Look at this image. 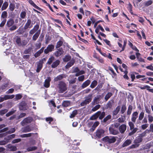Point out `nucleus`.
<instances>
[{"label":"nucleus","mask_w":153,"mask_h":153,"mask_svg":"<svg viewBox=\"0 0 153 153\" xmlns=\"http://www.w3.org/2000/svg\"><path fill=\"white\" fill-rule=\"evenodd\" d=\"M75 62L74 60H71L69 62H68L67 65H66V67L67 68H68L73 65Z\"/></svg>","instance_id":"obj_36"},{"label":"nucleus","mask_w":153,"mask_h":153,"mask_svg":"<svg viewBox=\"0 0 153 153\" xmlns=\"http://www.w3.org/2000/svg\"><path fill=\"white\" fill-rule=\"evenodd\" d=\"M26 13L25 11L22 12L20 15V17L22 19H24L26 16Z\"/></svg>","instance_id":"obj_62"},{"label":"nucleus","mask_w":153,"mask_h":153,"mask_svg":"<svg viewBox=\"0 0 153 153\" xmlns=\"http://www.w3.org/2000/svg\"><path fill=\"white\" fill-rule=\"evenodd\" d=\"M113 102L114 101L113 100H111L109 101L106 104V106L107 108H111L112 106V104Z\"/></svg>","instance_id":"obj_41"},{"label":"nucleus","mask_w":153,"mask_h":153,"mask_svg":"<svg viewBox=\"0 0 153 153\" xmlns=\"http://www.w3.org/2000/svg\"><path fill=\"white\" fill-rule=\"evenodd\" d=\"M6 147L8 149V150L10 151H14L17 150V148L16 146H13L10 144L7 145Z\"/></svg>","instance_id":"obj_15"},{"label":"nucleus","mask_w":153,"mask_h":153,"mask_svg":"<svg viewBox=\"0 0 153 153\" xmlns=\"http://www.w3.org/2000/svg\"><path fill=\"white\" fill-rule=\"evenodd\" d=\"M9 83H6L4 84L0 87V89L4 90L8 86Z\"/></svg>","instance_id":"obj_53"},{"label":"nucleus","mask_w":153,"mask_h":153,"mask_svg":"<svg viewBox=\"0 0 153 153\" xmlns=\"http://www.w3.org/2000/svg\"><path fill=\"white\" fill-rule=\"evenodd\" d=\"M66 77V76L64 74L59 75L54 78V81L55 82H56L59 80H61L63 78H65Z\"/></svg>","instance_id":"obj_20"},{"label":"nucleus","mask_w":153,"mask_h":153,"mask_svg":"<svg viewBox=\"0 0 153 153\" xmlns=\"http://www.w3.org/2000/svg\"><path fill=\"white\" fill-rule=\"evenodd\" d=\"M41 42L39 41V43H36L35 44V46L36 48L37 49H39L40 48L41 46Z\"/></svg>","instance_id":"obj_58"},{"label":"nucleus","mask_w":153,"mask_h":153,"mask_svg":"<svg viewBox=\"0 0 153 153\" xmlns=\"http://www.w3.org/2000/svg\"><path fill=\"white\" fill-rule=\"evenodd\" d=\"M19 108L20 110L25 111L27 110L25 103V102H22L20 104Z\"/></svg>","instance_id":"obj_21"},{"label":"nucleus","mask_w":153,"mask_h":153,"mask_svg":"<svg viewBox=\"0 0 153 153\" xmlns=\"http://www.w3.org/2000/svg\"><path fill=\"white\" fill-rule=\"evenodd\" d=\"M120 109V106H118L116 109L113 111L112 116L114 119L116 118L117 117H114L116 115L119 113Z\"/></svg>","instance_id":"obj_18"},{"label":"nucleus","mask_w":153,"mask_h":153,"mask_svg":"<svg viewBox=\"0 0 153 153\" xmlns=\"http://www.w3.org/2000/svg\"><path fill=\"white\" fill-rule=\"evenodd\" d=\"M70 105V102L69 101H64L62 103V106L64 107H67Z\"/></svg>","instance_id":"obj_32"},{"label":"nucleus","mask_w":153,"mask_h":153,"mask_svg":"<svg viewBox=\"0 0 153 153\" xmlns=\"http://www.w3.org/2000/svg\"><path fill=\"white\" fill-rule=\"evenodd\" d=\"M16 111V110H14V109H12L10 111H9L6 114V116L7 117H8L13 114Z\"/></svg>","instance_id":"obj_40"},{"label":"nucleus","mask_w":153,"mask_h":153,"mask_svg":"<svg viewBox=\"0 0 153 153\" xmlns=\"http://www.w3.org/2000/svg\"><path fill=\"white\" fill-rule=\"evenodd\" d=\"M144 112H141L139 114L138 120H142L144 118Z\"/></svg>","instance_id":"obj_43"},{"label":"nucleus","mask_w":153,"mask_h":153,"mask_svg":"<svg viewBox=\"0 0 153 153\" xmlns=\"http://www.w3.org/2000/svg\"><path fill=\"white\" fill-rule=\"evenodd\" d=\"M40 33H36L32 36V40L33 41H36L39 37Z\"/></svg>","instance_id":"obj_31"},{"label":"nucleus","mask_w":153,"mask_h":153,"mask_svg":"<svg viewBox=\"0 0 153 153\" xmlns=\"http://www.w3.org/2000/svg\"><path fill=\"white\" fill-rule=\"evenodd\" d=\"M148 117L149 123H152L153 121V117L150 114H148Z\"/></svg>","instance_id":"obj_54"},{"label":"nucleus","mask_w":153,"mask_h":153,"mask_svg":"<svg viewBox=\"0 0 153 153\" xmlns=\"http://www.w3.org/2000/svg\"><path fill=\"white\" fill-rule=\"evenodd\" d=\"M37 148L36 146L30 147L27 149V150L28 152L31 151L36 150Z\"/></svg>","instance_id":"obj_50"},{"label":"nucleus","mask_w":153,"mask_h":153,"mask_svg":"<svg viewBox=\"0 0 153 153\" xmlns=\"http://www.w3.org/2000/svg\"><path fill=\"white\" fill-rule=\"evenodd\" d=\"M138 117V113L137 111H135L133 113L132 115L131 121L135 123L136 121V120Z\"/></svg>","instance_id":"obj_14"},{"label":"nucleus","mask_w":153,"mask_h":153,"mask_svg":"<svg viewBox=\"0 0 153 153\" xmlns=\"http://www.w3.org/2000/svg\"><path fill=\"white\" fill-rule=\"evenodd\" d=\"M8 5V4L7 2H4L3 3L2 7H1L2 10H5L7 7Z\"/></svg>","instance_id":"obj_42"},{"label":"nucleus","mask_w":153,"mask_h":153,"mask_svg":"<svg viewBox=\"0 0 153 153\" xmlns=\"http://www.w3.org/2000/svg\"><path fill=\"white\" fill-rule=\"evenodd\" d=\"M57 88V91L59 93H62L67 89V85L63 81H60L59 82Z\"/></svg>","instance_id":"obj_1"},{"label":"nucleus","mask_w":153,"mask_h":153,"mask_svg":"<svg viewBox=\"0 0 153 153\" xmlns=\"http://www.w3.org/2000/svg\"><path fill=\"white\" fill-rule=\"evenodd\" d=\"M33 134V133L24 134H23L20 135V137L22 138L29 137H31Z\"/></svg>","instance_id":"obj_37"},{"label":"nucleus","mask_w":153,"mask_h":153,"mask_svg":"<svg viewBox=\"0 0 153 153\" xmlns=\"http://www.w3.org/2000/svg\"><path fill=\"white\" fill-rule=\"evenodd\" d=\"M92 94H89L88 96L85 97V100L81 102L80 105L81 106H84L89 104L92 100Z\"/></svg>","instance_id":"obj_5"},{"label":"nucleus","mask_w":153,"mask_h":153,"mask_svg":"<svg viewBox=\"0 0 153 153\" xmlns=\"http://www.w3.org/2000/svg\"><path fill=\"white\" fill-rule=\"evenodd\" d=\"M151 147L150 145L149 144H147L145 145H143L142 146V148L140 149V150H143L146 149H149Z\"/></svg>","instance_id":"obj_35"},{"label":"nucleus","mask_w":153,"mask_h":153,"mask_svg":"<svg viewBox=\"0 0 153 153\" xmlns=\"http://www.w3.org/2000/svg\"><path fill=\"white\" fill-rule=\"evenodd\" d=\"M91 81L90 80H87L84 82L82 85V88H84L88 86L90 84Z\"/></svg>","instance_id":"obj_26"},{"label":"nucleus","mask_w":153,"mask_h":153,"mask_svg":"<svg viewBox=\"0 0 153 153\" xmlns=\"http://www.w3.org/2000/svg\"><path fill=\"white\" fill-rule=\"evenodd\" d=\"M16 41L17 44L18 46H20L21 45L22 41H21V39L20 37L19 36H16L15 37Z\"/></svg>","instance_id":"obj_33"},{"label":"nucleus","mask_w":153,"mask_h":153,"mask_svg":"<svg viewBox=\"0 0 153 153\" xmlns=\"http://www.w3.org/2000/svg\"><path fill=\"white\" fill-rule=\"evenodd\" d=\"M109 130L110 134L116 135L119 133L117 129L111 125L109 128Z\"/></svg>","instance_id":"obj_6"},{"label":"nucleus","mask_w":153,"mask_h":153,"mask_svg":"<svg viewBox=\"0 0 153 153\" xmlns=\"http://www.w3.org/2000/svg\"><path fill=\"white\" fill-rule=\"evenodd\" d=\"M132 106L131 105H129L128 106V109L127 111V114L128 115H130L131 113L132 109Z\"/></svg>","instance_id":"obj_44"},{"label":"nucleus","mask_w":153,"mask_h":153,"mask_svg":"<svg viewBox=\"0 0 153 153\" xmlns=\"http://www.w3.org/2000/svg\"><path fill=\"white\" fill-rule=\"evenodd\" d=\"M8 111L7 109H4L0 110V115H2L6 113Z\"/></svg>","instance_id":"obj_60"},{"label":"nucleus","mask_w":153,"mask_h":153,"mask_svg":"<svg viewBox=\"0 0 153 153\" xmlns=\"http://www.w3.org/2000/svg\"><path fill=\"white\" fill-rule=\"evenodd\" d=\"M138 129V128H133L132 129V130H131V131L129 133L128 135L130 136H131L137 132Z\"/></svg>","instance_id":"obj_38"},{"label":"nucleus","mask_w":153,"mask_h":153,"mask_svg":"<svg viewBox=\"0 0 153 153\" xmlns=\"http://www.w3.org/2000/svg\"><path fill=\"white\" fill-rule=\"evenodd\" d=\"M85 73V72L83 71H80L79 70V72H78L77 73H76L75 74V76H78L80 75L84 74Z\"/></svg>","instance_id":"obj_63"},{"label":"nucleus","mask_w":153,"mask_h":153,"mask_svg":"<svg viewBox=\"0 0 153 153\" xmlns=\"http://www.w3.org/2000/svg\"><path fill=\"white\" fill-rule=\"evenodd\" d=\"M55 60V58L53 56H52L51 57L48 59V60L47 62V64L48 65H51L52 62L54 61Z\"/></svg>","instance_id":"obj_39"},{"label":"nucleus","mask_w":153,"mask_h":153,"mask_svg":"<svg viewBox=\"0 0 153 153\" xmlns=\"http://www.w3.org/2000/svg\"><path fill=\"white\" fill-rule=\"evenodd\" d=\"M126 106L125 105H123L122 106L121 109V112L122 114H123L126 110Z\"/></svg>","instance_id":"obj_64"},{"label":"nucleus","mask_w":153,"mask_h":153,"mask_svg":"<svg viewBox=\"0 0 153 153\" xmlns=\"http://www.w3.org/2000/svg\"><path fill=\"white\" fill-rule=\"evenodd\" d=\"M51 78L50 77H48L45 80L44 84L45 87L48 88L50 86V82L51 81Z\"/></svg>","instance_id":"obj_19"},{"label":"nucleus","mask_w":153,"mask_h":153,"mask_svg":"<svg viewBox=\"0 0 153 153\" xmlns=\"http://www.w3.org/2000/svg\"><path fill=\"white\" fill-rule=\"evenodd\" d=\"M145 133H142L136 137L134 141V143L137 144L141 142L143 140V137L145 136Z\"/></svg>","instance_id":"obj_8"},{"label":"nucleus","mask_w":153,"mask_h":153,"mask_svg":"<svg viewBox=\"0 0 153 153\" xmlns=\"http://www.w3.org/2000/svg\"><path fill=\"white\" fill-rule=\"evenodd\" d=\"M100 105H97L92 109L91 111H95L98 110L100 108Z\"/></svg>","instance_id":"obj_51"},{"label":"nucleus","mask_w":153,"mask_h":153,"mask_svg":"<svg viewBox=\"0 0 153 153\" xmlns=\"http://www.w3.org/2000/svg\"><path fill=\"white\" fill-rule=\"evenodd\" d=\"M113 94L111 92H108L105 95L104 99L105 101H107L112 95Z\"/></svg>","instance_id":"obj_29"},{"label":"nucleus","mask_w":153,"mask_h":153,"mask_svg":"<svg viewBox=\"0 0 153 153\" xmlns=\"http://www.w3.org/2000/svg\"><path fill=\"white\" fill-rule=\"evenodd\" d=\"M9 8L11 11H13L15 8L14 4L12 3H10L9 5Z\"/></svg>","instance_id":"obj_52"},{"label":"nucleus","mask_w":153,"mask_h":153,"mask_svg":"<svg viewBox=\"0 0 153 153\" xmlns=\"http://www.w3.org/2000/svg\"><path fill=\"white\" fill-rule=\"evenodd\" d=\"M14 23V21L12 19H10L7 21L6 26L8 27H10L12 26Z\"/></svg>","instance_id":"obj_25"},{"label":"nucleus","mask_w":153,"mask_h":153,"mask_svg":"<svg viewBox=\"0 0 153 153\" xmlns=\"http://www.w3.org/2000/svg\"><path fill=\"white\" fill-rule=\"evenodd\" d=\"M54 46L53 45H48L46 49L44 51V52L45 53L47 54L49 52H51L53 51L54 50Z\"/></svg>","instance_id":"obj_10"},{"label":"nucleus","mask_w":153,"mask_h":153,"mask_svg":"<svg viewBox=\"0 0 153 153\" xmlns=\"http://www.w3.org/2000/svg\"><path fill=\"white\" fill-rule=\"evenodd\" d=\"M71 59V57L70 56L67 55L63 59V60L64 62H67L69 61Z\"/></svg>","instance_id":"obj_55"},{"label":"nucleus","mask_w":153,"mask_h":153,"mask_svg":"<svg viewBox=\"0 0 153 153\" xmlns=\"http://www.w3.org/2000/svg\"><path fill=\"white\" fill-rule=\"evenodd\" d=\"M31 23V20L30 19H28L27 20V22L25 23V25L24 27L25 29H27L28 28H30L32 26L30 27Z\"/></svg>","instance_id":"obj_22"},{"label":"nucleus","mask_w":153,"mask_h":153,"mask_svg":"<svg viewBox=\"0 0 153 153\" xmlns=\"http://www.w3.org/2000/svg\"><path fill=\"white\" fill-rule=\"evenodd\" d=\"M32 119L28 117L24 119L21 122V124L22 126H24L26 123H30L32 121Z\"/></svg>","instance_id":"obj_12"},{"label":"nucleus","mask_w":153,"mask_h":153,"mask_svg":"<svg viewBox=\"0 0 153 153\" xmlns=\"http://www.w3.org/2000/svg\"><path fill=\"white\" fill-rule=\"evenodd\" d=\"M64 51L62 48H57L54 53V55L56 57H58L63 54Z\"/></svg>","instance_id":"obj_9"},{"label":"nucleus","mask_w":153,"mask_h":153,"mask_svg":"<svg viewBox=\"0 0 153 153\" xmlns=\"http://www.w3.org/2000/svg\"><path fill=\"white\" fill-rule=\"evenodd\" d=\"M105 131L102 129L100 128L98 129L95 134L97 137L98 138H100L104 135Z\"/></svg>","instance_id":"obj_7"},{"label":"nucleus","mask_w":153,"mask_h":153,"mask_svg":"<svg viewBox=\"0 0 153 153\" xmlns=\"http://www.w3.org/2000/svg\"><path fill=\"white\" fill-rule=\"evenodd\" d=\"M33 130L32 128L29 126L22 128V133L29 132Z\"/></svg>","instance_id":"obj_13"},{"label":"nucleus","mask_w":153,"mask_h":153,"mask_svg":"<svg viewBox=\"0 0 153 153\" xmlns=\"http://www.w3.org/2000/svg\"><path fill=\"white\" fill-rule=\"evenodd\" d=\"M21 141V139L20 138H18L14 139L12 141V143L14 144L15 143H18Z\"/></svg>","instance_id":"obj_61"},{"label":"nucleus","mask_w":153,"mask_h":153,"mask_svg":"<svg viewBox=\"0 0 153 153\" xmlns=\"http://www.w3.org/2000/svg\"><path fill=\"white\" fill-rule=\"evenodd\" d=\"M119 129L120 133L123 134L126 129V126L125 124H122L119 126Z\"/></svg>","instance_id":"obj_16"},{"label":"nucleus","mask_w":153,"mask_h":153,"mask_svg":"<svg viewBox=\"0 0 153 153\" xmlns=\"http://www.w3.org/2000/svg\"><path fill=\"white\" fill-rule=\"evenodd\" d=\"M14 95H5L4 97H0V102H2L4 100L8 99H10L14 98Z\"/></svg>","instance_id":"obj_11"},{"label":"nucleus","mask_w":153,"mask_h":153,"mask_svg":"<svg viewBox=\"0 0 153 153\" xmlns=\"http://www.w3.org/2000/svg\"><path fill=\"white\" fill-rule=\"evenodd\" d=\"M97 82L96 80L93 81L91 83L90 87L92 88H94L97 85Z\"/></svg>","instance_id":"obj_46"},{"label":"nucleus","mask_w":153,"mask_h":153,"mask_svg":"<svg viewBox=\"0 0 153 153\" xmlns=\"http://www.w3.org/2000/svg\"><path fill=\"white\" fill-rule=\"evenodd\" d=\"M153 1L152 0H149L144 2V4L145 6L147 7L152 4Z\"/></svg>","instance_id":"obj_47"},{"label":"nucleus","mask_w":153,"mask_h":153,"mask_svg":"<svg viewBox=\"0 0 153 153\" xmlns=\"http://www.w3.org/2000/svg\"><path fill=\"white\" fill-rule=\"evenodd\" d=\"M77 114V111L75 110L73 111L72 114H71L70 117L71 118H72L75 117V116Z\"/></svg>","instance_id":"obj_48"},{"label":"nucleus","mask_w":153,"mask_h":153,"mask_svg":"<svg viewBox=\"0 0 153 153\" xmlns=\"http://www.w3.org/2000/svg\"><path fill=\"white\" fill-rule=\"evenodd\" d=\"M132 141L128 139L126 140L122 145V147H124L128 146L131 144Z\"/></svg>","instance_id":"obj_23"},{"label":"nucleus","mask_w":153,"mask_h":153,"mask_svg":"<svg viewBox=\"0 0 153 153\" xmlns=\"http://www.w3.org/2000/svg\"><path fill=\"white\" fill-rule=\"evenodd\" d=\"M7 16V12L5 11H3L1 14V18H2L3 19H6Z\"/></svg>","instance_id":"obj_49"},{"label":"nucleus","mask_w":153,"mask_h":153,"mask_svg":"<svg viewBox=\"0 0 153 153\" xmlns=\"http://www.w3.org/2000/svg\"><path fill=\"white\" fill-rule=\"evenodd\" d=\"M16 135L14 134H11L10 135L8 136L7 137H5L4 138L5 140H7L9 142V140H10L14 138L15 137Z\"/></svg>","instance_id":"obj_30"},{"label":"nucleus","mask_w":153,"mask_h":153,"mask_svg":"<svg viewBox=\"0 0 153 153\" xmlns=\"http://www.w3.org/2000/svg\"><path fill=\"white\" fill-rule=\"evenodd\" d=\"M117 138V137L106 136L102 138V140L109 143H114Z\"/></svg>","instance_id":"obj_3"},{"label":"nucleus","mask_w":153,"mask_h":153,"mask_svg":"<svg viewBox=\"0 0 153 153\" xmlns=\"http://www.w3.org/2000/svg\"><path fill=\"white\" fill-rule=\"evenodd\" d=\"M129 126L130 127V130H132V129L134 128V125L132 122L130 121L128 123Z\"/></svg>","instance_id":"obj_56"},{"label":"nucleus","mask_w":153,"mask_h":153,"mask_svg":"<svg viewBox=\"0 0 153 153\" xmlns=\"http://www.w3.org/2000/svg\"><path fill=\"white\" fill-rule=\"evenodd\" d=\"M26 114L25 113H21L18 116L17 119L19 120L21 118L25 117L26 116Z\"/></svg>","instance_id":"obj_59"},{"label":"nucleus","mask_w":153,"mask_h":153,"mask_svg":"<svg viewBox=\"0 0 153 153\" xmlns=\"http://www.w3.org/2000/svg\"><path fill=\"white\" fill-rule=\"evenodd\" d=\"M43 63V62L42 61H40L37 62V68L36 70L37 72L39 73L42 67Z\"/></svg>","instance_id":"obj_17"},{"label":"nucleus","mask_w":153,"mask_h":153,"mask_svg":"<svg viewBox=\"0 0 153 153\" xmlns=\"http://www.w3.org/2000/svg\"><path fill=\"white\" fill-rule=\"evenodd\" d=\"M111 116L110 115H108L103 120V121L104 122H106L107 121L111 119Z\"/></svg>","instance_id":"obj_57"},{"label":"nucleus","mask_w":153,"mask_h":153,"mask_svg":"<svg viewBox=\"0 0 153 153\" xmlns=\"http://www.w3.org/2000/svg\"><path fill=\"white\" fill-rule=\"evenodd\" d=\"M63 40H61L59 41L58 42H57L56 45V48H59L60 46H61L63 43Z\"/></svg>","instance_id":"obj_34"},{"label":"nucleus","mask_w":153,"mask_h":153,"mask_svg":"<svg viewBox=\"0 0 153 153\" xmlns=\"http://www.w3.org/2000/svg\"><path fill=\"white\" fill-rule=\"evenodd\" d=\"M60 61L59 60H56L53 62L51 65V67L52 68H55L57 67L60 64Z\"/></svg>","instance_id":"obj_24"},{"label":"nucleus","mask_w":153,"mask_h":153,"mask_svg":"<svg viewBox=\"0 0 153 153\" xmlns=\"http://www.w3.org/2000/svg\"><path fill=\"white\" fill-rule=\"evenodd\" d=\"M44 48H42L36 52L34 55V56L36 58L40 55L43 52Z\"/></svg>","instance_id":"obj_28"},{"label":"nucleus","mask_w":153,"mask_h":153,"mask_svg":"<svg viewBox=\"0 0 153 153\" xmlns=\"http://www.w3.org/2000/svg\"><path fill=\"white\" fill-rule=\"evenodd\" d=\"M105 116V113L104 112L98 111L92 116L90 118L91 120H95L98 117L100 120L102 119Z\"/></svg>","instance_id":"obj_2"},{"label":"nucleus","mask_w":153,"mask_h":153,"mask_svg":"<svg viewBox=\"0 0 153 153\" xmlns=\"http://www.w3.org/2000/svg\"><path fill=\"white\" fill-rule=\"evenodd\" d=\"M136 57L138 61L141 62H145L144 59H143L140 56V53L138 52L136 53Z\"/></svg>","instance_id":"obj_27"},{"label":"nucleus","mask_w":153,"mask_h":153,"mask_svg":"<svg viewBox=\"0 0 153 153\" xmlns=\"http://www.w3.org/2000/svg\"><path fill=\"white\" fill-rule=\"evenodd\" d=\"M100 95H99L97 97H94V99L93 100V102L94 103L97 104L99 102V101L100 100Z\"/></svg>","instance_id":"obj_45"},{"label":"nucleus","mask_w":153,"mask_h":153,"mask_svg":"<svg viewBox=\"0 0 153 153\" xmlns=\"http://www.w3.org/2000/svg\"><path fill=\"white\" fill-rule=\"evenodd\" d=\"M41 28H39V26L38 24H36L33 27V28L31 29L29 32L30 35H32L36 33H40Z\"/></svg>","instance_id":"obj_4"}]
</instances>
